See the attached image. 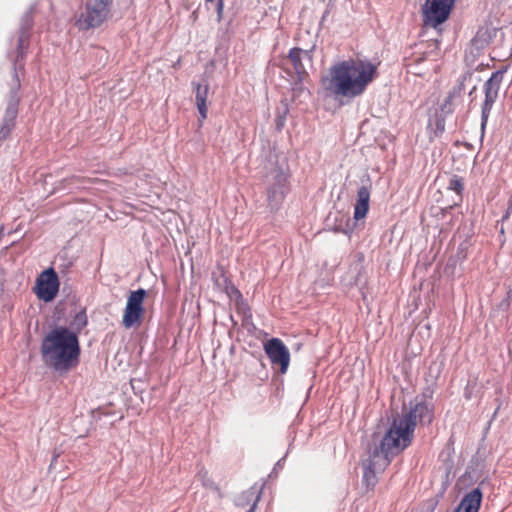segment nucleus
I'll return each instance as SVG.
<instances>
[{
  "label": "nucleus",
  "instance_id": "423d86ee",
  "mask_svg": "<svg viewBox=\"0 0 512 512\" xmlns=\"http://www.w3.org/2000/svg\"><path fill=\"white\" fill-rule=\"evenodd\" d=\"M113 0H87L85 10L79 15L77 25L88 30L99 27L110 16Z\"/></svg>",
  "mask_w": 512,
  "mask_h": 512
},
{
  "label": "nucleus",
  "instance_id": "4be33fe9",
  "mask_svg": "<svg viewBox=\"0 0 512 512\" xmlns=\"http://www.w3.org/2000/svg\"><path fill=\"white\" fill-rule=\"evenodd\" d=\"M448 188L452 191H455L458 195H460L464 189L463 181L460 177L454 175L448 184Z\"/></svg>",
  "mask_w": 512,
  "mask_h": 512
},
{
  "label": "nucleus",
  "instance_id": "6ab92c4d",
  "mask_svg": "<svg viewBox=\"0 0 512 512\" xmlns=\"http://www.w3.org/2000/svg\"><path fill=\"white\" fill-rule=\"evenodd\" d=\"M87 323H88V320H87V315H86L85 311H79L74 316L73 320L70 323V328H68V329L75 332L76 335H78V333L83 328L86 327Z\"/></svg>",
  "mask_w": 512,
  "mask_h": 512
},
{
  "label": "nucleus",
  "instance_id": "c85d7f7f",
  "mask_svg": "<svg viewBox=\"0 0 512 512\" xmlns=\"http://www.w3.org/2000/svg\"><path fill=\"white\" fill-rule=\"evenodd\" d=\"M511 213H512V210H510V208L507 207V210L504 213V215L502 216L501 221L504 222V221L508 220L510 215H511Z\"/></svg>",
  "mask_w": 512,
  "mask_h": 512
},
{
  "label": "nucleus",
  "instance_id": "f3484780",
  "mask_svg": "<svg viewBox=\"0 0 512 512\" xmlns=\"http://www.w3.org/2000/svg\"><path fill=\"white\" fill-rule=\"evenodd\" d=\"M370 189L367 186H361L357 192V201L354 208V218L363 219L369 210Z\"/></svg>",
  "mask_w": 512,
  "mask_h": 512
},
{
  "label": "nucleus",
  "instance_id": "dca6fc26",
  "mask_svg": "<svg viewBox=\"0 0 512 512\" xmlns=\"http://www.w3.org/2000/svg\"><path fill=\"white\" fill-rule=\"evenodd\" d=\"M195 87V102L199 111L201 120L207 117V97L209 93V84L206 80L202 79L201 82H193Z\"/></svg>",
  "mask_w": 512,
  "mask_h": 512
},
{
  "label": "nucleus",
  "instance_id": "c756f323",
  "mask_svg": "<svg viewBox=\"0 0 512 512\" xmlns=\"http://www.w3.org/2000/svg\"><path fill=\"white\" fill-rule=\"evenodd\" d=\"M229 288H230V292L231 293H235V294H238L240 296L239 290L234 285H230Z\"/></svg>",
  "mask_w": 512,
  "mask_h": 512
},
{
  "label": "nucleus",
  "instance_id": "2f4dec72",
  "mask_svg": "<svg viewBox=\"0 0 512 512\" xmlns=\"http://www.w3.org/2000/svg\"><path fill=\"white\" fill-rule=\"evenodd\" d=\"M476 91V85H473L471 87V90L469 91V95H472Z\"/></svg>",
  "mask_w": 512,
  "mask_h": 512
},
{
  "label": "nucleus",
  "instance_id": "cd10ccee",
  "mask_svg": "<svg viewBox=\"0 0 512 512\" xmlns=\"http://www.w3.org/2000/svg\"><path fill=\"white\" fill-rule=\"evenodd\" d=\"M238 310L243 312L244 315H246L250 311L248 306L244 303L238 306Z\"/></svg>",
  "mask_w": 512,
  "mask_h": 512
},
{
  "label": "nucleus",
  "instance_id": "393cba45",
  "mask_svg": "<svg viewBox=\"0 0 512 512\" xmlns=\"http://www.w3.org/2000/svg\"><path fill=\"white\" fill-rule=\"evenodd\" d=\"M224 3L223 0H217L216 2V12H217V21L220 22L223 17Z\"/></svg>",
  "mask_w": 512,
  "mask_h": 512
},
{
  "label": "nucleus",
  "instance_id": "f8f14e48",
  "mask_svg": "<svg viewBox=\"0 0 512 512\" xmlns=\"http://www.w3.org/2000/svg\"><path fill=\"white\" fill-rule=\"evenodd\" d=\"M146 295L144 289L132 291L128 297L122 324L129 329L139 322L143 313V300Z\"/></svg>",
  "mask_w": 512,
  "mask_h": 512
},
{
  "label": "nucleus",
  "instance_id": "f257e3e1",
  "mask_svg": "<svg viewBox=\"0 0 512 512\" xmlns=\"http://www.w3.org/2000/svg\"><path fill=\"white\" fill-rule=\"evenodd\" d=\"M432 420V409L426 403H410L409 411L395 417L379 444L370 446L368 452L379 459L380 467H387L395 456L411 445L417 423L430 424Z\"/></svg>",
  "mask_w": 512,
  "mask_h": 512
},
{
  "label": "nucleus",
  "instance_id": "bb28decb",
  "mask_svg": "<svg viewBox=\"0 0 512 512\" xmlns=\"http://www.w3.org/2000/svg\"><path fill=\"white\" fill-rule=\"evenodd\" d=\"M206 474H207V472H204V473L200 472L199 476L203 479V484L205 486L212 487L213 483L209 479L205 480Z\"/></svg>",
  "mask_w": 512,
  "mask_h": 512
},
{
  "label": "nucleus",
  "instance_id": "f03ea898",
  "mask_svg": "<svg viewBox=\"0 0 512 512\" xmlns=\"http://www.w3.org/2000/svg\"><path fill=\"white\" fill-rule=\"evenodd\" d=\"M377 76V66L368 60H343L329 69L322 84L335 99H353L361 96Z\"/></svg>",
  "mask_w": 512,
  "mask_h": 512
},
{
  "label": "nucleus",
  "instance_id": "9d476101",
  "mask_svg": "<svg viewBox=\"0 0 512 512\" xmlns=\"http://www.w3.org/2000/svg\"><path fill=\"white\" fill-rule=\"evenodd\" d=\"M59 278L53 268L43 271L36 281V295L45 302L52 301L59 291Z\"/></svg>",
  "mask_w": 512,
  "mask_h": 512
},
{
  "label": "nucleus",
  "instance_id": "6e6552de",
  "mask_svg": "<svg viewBox=\"0 0 512 512\" xmlns=\"http://www.w3.org/2000/svg\"><path fill=\"white\" fill-rule=\"evenodd\" d=\"M503 75H504L503 71H500V70L495 71L492 73L491 77L484 84L485 99L482 104V110H481L482 132H484V130H485L492 107L498 98L500 85L503 81Z\"/></svg>",
  "mask_w": 512,
  "mask_h": 512
},
{
  "label": "nucleus",
  "instance_id": "72a5a7b5",
  "mask_svg": "<svg viewBox=\"0 0 512 512\" xmlns=\"http://www.w3.org/2000/svg\"><path fill=\"white\" fill-rule=\"evenodd\" d=\"M3 227H0V236L2 235Z\"/></svg>",
  "mask_w": 512,
  "mask_h": 512
},
{
  "label": "nucleus",
  "instance_id": "a211bd4d",
  "mask_svg": "<svg viewBox=\"0 0 512 512\" xmlns=\"http://www.w3.org/2000/svg\"><path fill=\"white\" fill-rule=\"evenodd\" d=\"M473 73L470 71L465 72L462 74L458 80L457 84L453 87V89L449 92L451 97L456 98L457 100L460 99L465 92L466 89V83H470L472 81Z\"/></svg>",
  "mask_w": 512,
  "mask_h": 512
},
{
  "label": "nucleus",
  "instance_id": "473e14b6",
  "mask_svg": "<svg viewBox=\"0 0 512 512\" xmlns=\"http://www.w3.org/2000/svg\"><path fill=\"white\" fill-rule=\"evenodd\" d=\"M3 227H0V236L2 235Z\"/></svg>",
  "mask_w": 512,
  "mask_h": 512
},
{
  "label": "nucleus",
  "instance_id": "9b49d317",
  "mask_svg": "<svg viewBox=\"0 0 512 512\" xmlns=\"http://www.w3.org/2000/svg\"><path fill=\"white\" fill-rule=\"evenodd\" d=\"M264 351L273 366H279L280 372L285 374L290 363V352L279 338H271L264 343Z\"/></svg>",
  "mask_w": 512,
  "mask_h": 512
},
{
  "label": "nucleus",
  "instance_id": "aec40b11",
  "mask_svg": "<svg viewBox=\"0 0 512 512\" xmlns=\"http://www.w3.org/2000/svg\"><path fill=\"white\" fill-rule=\"evenodd\" d=\"M309 97L310 92L303 86L302 80L296 82L292 89V101L296 102L297 100H299V103H302Z\"/></svg>",
  "mask_w": 512,
  "mask_h": 512
},
{
  "label": "nucleus",
  "instance_id": "5701e85b",
  "mask_svg": "<svg viewBox=\"0 0 512 512\" xmlns=\"http://www.w3.org/2000/svg\"><path fill=\"white\" fill-rule=\"evenodd\" d=\"M456 100H457L456 98L451 97V95L448 94L446 99L444 100L443 104L440 107L441 112L444 114H451L454 111V102Z\"/></svg>",
  "mask_w": 512,
  "mask_h": 512
},
{
  "label": "nucleus",
  "instance_id": "2eb2a0df",
  "mask_svg": "<svg viewBox=\"0 0 512 512\" xmlns=\"http://www.w3.org/2000/svg\"><path fill=\"white\" fill-rule=\"evenodd\" d=\"M482 501L480 488H474L467 493L454 512H478Z\"/></svg>",
  "mask_w": 512,
  "mask_h": 512
},
{
  "label": "nucleus",
  "instance_id": "a878e982",
  "mask_svg": "<svg viewBox=\"0 0 512 512\" xmlns=\"http://www.w3.org/2000/svg\"><path fill=\"white\" fill-rule=\"evenodd\" d=\"M288 112V108L287 106L285 105L284 107V111H283V117L282 116H278V121H277V126L278 128L282 127L283 126V121H284V117L286 115V113Z\"/></svg>",
  "mask_w": 512,
  "mask_h": 512
},
{
  "label": "nucleus",
  "instance_id": "20e7f679",
  "mask_svg": "<svg viewBox=\"0 0 512 512\" xmlns=\"http://www.w3.org/2000/svg\"><path fill=\"white\" fill-rule=\"evenodd\" d=\"M265 185L267 206L270 211H277L290 190L287 174L276 167L267 173Z\"/></svg>",
  "mask_w": 512,
  "mask_h": 512
},
{
  "label": "nucleus",
  "instance_id": "412c9836",
  "mask_svg": "<svg viewBox=\"0 0 512 512\" xmlns=\"http://www.w3.org/2000/svg\"><path fill=\"white\" fill-rule=\"evenodd\" d=\"M242 498H244L246 500H253V504L250 506V508L247 510V512H254L257 502L260 499V492L255 488H251V489L243 492Z\"/></svg>",
  "mask_w": 512,
  "mask_h": 512
},
{
  "label": "nucleus",
  "instance_id": "1a4fd4ad",
  "mask_svg": "<svg viewBox=\"0 0 512 512\" xmlns=\"http://www.w3.org/2000/svg\"><path fill=\"white\" fill-rule=\"evenodd\" d=\"M33 24L32 10H28L21 19L16 57L13 64V73L23 74L26 51L28 48L29 31Z\"/></svg>",
  "mask_w": 512,
  "mask_h": 512
},
{
  "label": "nucleus",
  "instance_id": "7ed1b4c3",
  "mask_svg": "<svg viewBox=\"0 0 512 512\" xmlns=\"http://www.w3.org/2000/svg\"><path fill=\"white\" fill-rule=\"evenodd\" d=\"M43 363L59 374H65L80 363L81 348L78 335L67 327L49 331L40 346Z\"/></svg>",
  "mask_w": 512,
  "mask_h": 512
},
{
  "label": "nucleus",
  "instance_id": "39448f33",
  "mask_svg": "<svg viewBox=\"0 0 512 512\" xmlns=\"http://www.w3.org/2000/svg\"><path fill=\"white\" fill-rule=\"evenodd\" d=\"M20 88V75L18 73H13V82L11 84L7 99V107L5 109V113L0 126V147L4 141L10 137L15 127L16 118L18 115V107L21 100L19 95Z\"/></svg>",
  "mask_w": 512,
  "mask_h": 512
},
{
  "label": "nucleus",
  "instance_id": "0eeeda50",
  "mask_svg": "<svg viewBox=\"0 0 512 512\" xmlns=\"http://www.w3.org/2000/svg\"><path fill=\"white\" fill-rule=\"evenodd\" d=\"M455 0H426L422 7L425 26L436 28L445 22L454 6Z\"/></svg>",
  "mask_w": 512,
  "mask_h": 512
},
{
  "label": "nucleus",
  "instance_id": "7c9ffc66",
  "mask_svg": "<svg viewBox=\"0 0 512 512\" xmlns=\"http://www.w3.org/2000/svg\"><path fill=\"white\" fill-rule=\"evenodd\" d=\"M508 208H510V210H512V195L510 196V198L508 200Z\"/></svg>",
  "mask_w": 512,
  "mask_h": 512
},
{
  "label": "nucleus",
  "instance_id": "ddd939ff",
  "mask_svg": "<svg viewBox=\"0 0 512 512\" xmlns=\"http://www.w3.org/2000/svg\"><path fill=\"white\" fill-rule=\"evenodd\" d=\"M378 458L367 451V456L362 460L363 466V483L367 490H373L377 484V474L383 472L386 467L378 465Z\"/></svg>",
  "mask_w": 512,
  "mask_h": 512
},
{
  "label": "nucleus",
  "instance_id": "b1692460",
  "mask_svg": "<svg viewBox=\"0 0 512 512\" xmlns=\"http://www.w3.org/2000/svg\"><path fill=\"white\" fill-rule=\"evenodd\" d=\"M445 130V119L444 117H436L435 119V134H441Z\"/></svg>",
  "mask_w": 512,
  "mask_h": 512
},
{
  "label": "nucleus",
  "instance_id": "4468645a",
  "mask_svg": "<svg viewBox=\"0 0 512 512\" xmlns=\"http://www.w3.org/2000/svg\"><path fill=\"white\" fill-rule=\"evenodd\" d=\"M288 59L294 67L299 80H303L304 76L307 75L305 65L303 61H312V56L309 51L301 48H292L289 51Z\"/></svg>",
  "mask_w": 512,
  "mask_h": 512
}]
</instances>
